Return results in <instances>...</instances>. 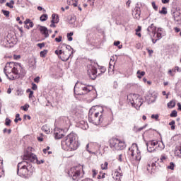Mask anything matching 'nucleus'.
<instances>
[{
    "label": "nucleus",
    "mask_w": 181,
    "mask_h": 181,
    "mask_svg": "<svg viewBox=\"0 0 181 181\" xmlns=\"http://www.w3.org/2000/svg\"><path fill=\"white\" fill-rule=\"evenodd\" d=\"M148 152L152 153L156 151V146L158 145V141L151 140L146 142Z\"/></svg>",
    "instance_id": "nucleus-9"
},
{
    "label": "nucleus",
    "mask_w": 181,
    "mask_h": 181,
    "mask_svg": "<svg viewBox=\"0 0 181 181\" xmlns=\"http://www.w3.org/2000/svg\"><path fill=\"white\" fill-rule=\"evenodd\" d=\"M101 168H102L103 170H107V169H108V163L105 162L104 164L101 165Z\"/></svg>",
    "instance_id": "nucleus-29"
},
{
    "label": "nucleus",
    "mask_w": 181,
    "mask_h": 181,
    "mask_svg": "<svg viewBox=\"0 0 181 181\" xmlns=\"http://www.w3.org/2000/svg\"><path fill=\"white\" fill-rule=\"evenodd\" d=\"M74 22H76V17L74 16H69V23H70L71 25H73V23H74Z\"/></svg>",
    "instance_id": "nucleus-27"
},
{
    "label": "nucleus",
    "mask_w": 181,
    "mask_h": 181,
    "mask_svg": "<svg viewBox=\"0 0 181 181\" xmlns=\"http://www.w3.org/2000/svg\"><path fill=\"white\" fill-rule=\"evenodd\" d=\"M47 14H42L40 18V21L41 22H45V21H47Z\"/></svg>",
    "instance_id": "nucleus-26"
},
{
    "label": "nucleus",
    "mask_w": 181,
    "mask_h": 181,
    "mask_svg": "<svg viewBox=\"0 0 181 181\" xmlns=\"http://www.w3.org/2000/svg\"><path fill=\"white\" fill-rule=\"evenodd\" d=\"M19 113L16 115V119H14V122L18 123V121H22V118L19 117Z\"/></svg>",
    "instance_id": "nucleus-33"
},
{
    "label": "nucleus",
    "mask_w": 181,
    "mask_h": 181,
    "mask_svg": "<svg viewBox=\"0 0 181 181\" xmlns=\"http://www.w3.org/2000/svg\"><path fill=\"white\" fill-rule=\"evenodd\" d=\"M32 97H33V90L30 91L29 94V98H32Z\"/></svg>",
    "instance_id": "nucleus-62"
},
{
    "label": "nucleus",
    "mask_w": 181,
    "mask_h": 181,
    "mask_svg": "<svg viewBox=\"0 0 181 181\" xmlns=\"http://www.w3.org/2000/svg\"><path fill=\"white\" fill-rule=\"evenodd\" d=\"M62 36H59V37H56L55 38V42H57V43H60V42H62Z\"/></svg>",
    "instance_id": "nucleus-45"
},
{
    "label": "nucleus",
    "mask_w": 181,
    "mask_h": 181,
    "mask_svg": "<svg viewBox=\"0 0 181 181\" xmlns=\"http://www.w3.org/2000/svg\"><path fill=\"white\" fill-rule=\"evenodd\" d=\"M147 32L148 35H153V37H155V35H156V26H155L153 24H151L150 26L147 28Z\"/></svg>",
    "instance_id": "nucleus-17"
},
{
    "label": "nucleus",
    "mask_w": 181,
    "mask_h": 181,
    "mask_svg": "<svg viewBox=\"0 0 181 181\" xmlns=\"http://www.w3.org/2000/svg\"><path fill=\"white\" fill-rule=\"evenodd\" d=\"M40 31L41 32L42 35L45 36V37H47L49 36V30H47V28L45 26H40Z\"/></svg>",
    "instance_id": "nucleus-19"
},
{
    "label": "nucleus",
    "mask_w": 181,
    "mask_h": 181,
    "mask_svg": "<svg viewBox=\"0 0 181 181\" xmlns=\"http://www.w3.org/2000/svg\"><path fill=\"white\" fill-rule=\"evenodd\" d=\"M104 108L101 106H93L89 110L88 120L94 125H100V127H107L110 125V122L104 116Z\"/></svg>",
    "instance_id": "nucleus-2"
},
{
    "label": "nucleus",
    "mask_w": 181,
    "mask_h": 181,
    "mask_svg": "<svg viewBox=\"0 0 181 181\" xmlns=\"http://www.w3.org/2000/svg\"><path fill=\"white\" fill-rule=\"evenodd\" d=\"M136 18H139V16H141V13L139 11V9H136Z\"/></svg>",
    "instance_id": "nucleus-46"
},
{
    "label": "nucleus",
    "mask_w": 181,
    "mask_h": 181,
    "mask_svg": "<svg viewBox=\"0 0 181 181\" xmlns=\"http://www.w3.org/2000/svg\"><path fill=\"white\" fill-rule=\"evenodd\" d=\"M142 28L141 26H138L137 29H136V33H138V32H141Z\"/></svg>",
    "instance_id": "nucleus-54"
},
{
    "label": "nucleus",
    "mask_w": 181,
    "mask_h": 181,
    "mask_svg": "<svg viewBox=\"0 0 181 181\" xmlns=\"http://www.w3.org/2000/svg\"><path fill=\"white\" fill-rule=\"evenodd\" d=\"M156 98H158V93H148V95L146 96V100L148 104L155 103L156 101Z\"/></svg>",
    "instance_id": "nucleus-11"
},
{
    "label": "nucleus",
    "mask_w": 181,
    "mask_h": 181,
    "mask_svg": "<svg viewBox=\"0 0 181 181\" xmlns=\"http://www.w3.org/2000/svg\"><path fill=\"white\" fill-rule=\"evenodd\" d=\"M130 103L133 107L139 110L141 106L144 104V100L139 95L133 94L128 96Z\"/></svg>",
    "instance_id": "nucleus-6"
},
{
    "label": "nucleus",
    "mask_w": 181,
    "mask_h": 181,
    "mask_svg": "<svg viewBox=\"0 0 181 181\" xmlns=\"http://www.w3.org/2000/svg\"><path fill=\"white\" fill-rule=\"evenodd\" d=\"M42 131H43L46 134H49L50 133V129L49 128V127H47V125L42 126Z\"/></svg>",
    "instance_id": "nucleus-22"
},
{
    "label": "nucleus",
    "mask_w": 181,
    "mask_h": 181,
    "mask_svg": "<svg viewBox=\"0 0 181 181\" xmlns=\"http://www.w3.org/2000/svg\"><path fill=\"white\" fill-rule=\"evenodd\" d=\"M146 128V124L137 129L136 132H141V131H142V129H145Z\"/></svg>",
    "instance_id": "nucleus-42"
},
{
    "label": "nucleus",
    "mask_w": 181,
    "mask_h": 181,
    "mask_svg": "<svg viewBox=\"0 0 181 181\" xmlns=\"http://www.w3.org/2000/svg\"><path fill=\"white\" fill-rule=\"evenodd\" d=\"M49 149H50V147L47 146L46 148H44V149H43V153H47V151H49Z\"/></svg>",
    "instance_id": "nucleus-52"
},
{
    "label": "nucleus",
    "mask_w": 181,
    "mask_h": 181,
    "mask_svg": "<svg viewBox=\"0 0 181 181\" xmlns=\"http://www.w3.org/2000/svg\"><path fill=\"white\" fill-rule=\"evenodd\" d=\"M70 125V119L67 116L61 117V127L64 128H67Z\"/></svg>",
    "instance_id": "nucleus-15"
},
{
    "label": "nucleus",
    "mask_w": 181,
    "mask_h": 181,
    "mask_svg": "<svg viewBox=\"0 0 181 181\" xmlns=\"http://www.w3.org/2000/svg\"><path fill=\"white\" fill-rule=\"evenodd\" d=\"M13 59H15V60H19V59H21V55H14Z\"/></svg>",
    "instance_id": "nucleus-51"
},
{
    "label": "nucleus",
    "mask_w": 181,
    "mask_h": 181,
    "mask_svg": "<svg viewBox=\"0 0 181 181\" xmlns=\"http://www.w3.org/2000/svg\"><path fill=\"white\" fill-rule=\"evenodd\" d=\"M4 72L8 80H16L19 78L18 76L25 74L22 64L16 62L7 63L4 69Z\"/></svg>",
    "instance_id": "nucleus-3"
},
{
    "label": "nucleus",
    "mask_w": 181,
    "mask_h": 181,
    "mask_svg": "<svg viewBox=\"0 0 181 181\" xmlns=\"http://www.w3.org/2000/svg\"><path fill=\"white\" fill-rule=\"evenodd\" d=\"M1 12L4 15V16H6V18H9V11L6 10H2Z\"/></svg>",
    "instance_id": "nucleus-39"
},
{
    "label": "nucleus",
    "mask_w": 181,
    "mask_h": 181,
    "mask_svg": "<svg viewBox=\"0 0 181 181\" xmlns=\"http://www.w3.org/2000/svg\"><path fill=\"white\" fill-rule=\"evenodd\" d=\"M31 63H33V64L30 65V67H33V69H36V63H37L36 59H34L31 62Z\"/></svg>",
    "instance_id": "nucleus-32"
},
{
    "label": "nucleus",
    "mask_w": 181,
    "mask_h": 181,
    "mask_svg": "<svg viewBox=\"0 0 181 181\" xmlns=\"http://www.w3.org/2000/svg\"><path fill=\"white\" fill-rule=\"evenodd\" d=\"M168 169L173 170V169H175V163H173V162L170 163V165L168 166Z\"/></svg>",
    "instance_id": "nucleus-36"
},
{
    "label": "nucleus",
    "mask_w": 181,
    "mask_h": 181,
    "mask_svg": "<svg viewBox=\"0 0 181 181\" xmlns=\"http://www.w3.org/2000/svg\"><path fill=\"white\" fill-rule=\"evenodd\" d=\"M160 160H161L162 162H163V160H166V156H161V157H160Z\"/></svg>",
    "instance_id": "nucleus-56"
},
{
    "label": "nucleus",
    "mask_w": 181,
    "mask_h": 181,
    "mask_svg": "<svg viewBox=\"0 0 181 181\" xmlns=\"http://www.w3.org/2000/svg\"><path fill=\"white\" fill-rule=\"evenodd\" d=\"M174 30H175L176 33H179V32H180V28L175 27L174 28Z\"/></svg>",
    "instance_id": "nucleus-55"
},
{
    "label": "nucleus",
    "mask_w": 181,
    "mask_h": 181,
    "mask_svg": "<svg viewBox=\"0 0 181 181\" xmlns=\"http://www.w3.org/2000/svg\"><path fill=\"white\" fill-rule=\"evenodd\" d=\"M13 4H15V1L13 0H11L10 3H6V6H8V8H13Z\"/></svg>",
    "instance_id": "nucleus-31"
},
{
    "label": "nucleus",
    "mask_w": 181,
    "mask_h": 181,
    "mask_svg": "<svg viewBox=\"0 0 181 181\" xmlns=\"http://www.w3.org/2000/svg\"><path fill=\"white\" fill-rule=\"evenodd\" d=\"M32 163L40 165V163H45V160H41L39 161L37 156L33 153H25L23 160L17 165V175L21 177H24V179H29L33 175V172H35V167Z\"/></svg>",
    "instance_id": "nucleus-1"
},
{
    "label": "nucleus",
    "mask_w": 181,
    "mask_h": 181,
    "mask_svg": "<svg viewBox=\"0 0 181 181\" xmlns=\"http://www.w3.org/2000/svg\"><path fill=\"white\" fill-rule=\"evenodd\" d=\"M93 172V177H95L97 176L98 171L96 170H92Z\"/></svg>",
    "instance_id": "nucleus-47"
},
{
    "label": "nucleus",
    "mask_w": 181,
    "mask_h": 181,
    "mask_svg": "<svg viewBox=\"0 0 181 181\" xmlns=\"http://www.w3.org/2000/svg\"><path fill=\"white\" fill-rule=\"evenodd\" d=\"M173 18L175 22H180L181 23V11H177L173 13Z\"/></svg>",
    "instance_id": "nucleus-18"
},
{
    "label": "nucleus",
    "mask_w": 181,
    "mask_h": 181,
    "mask_svg": "<svg viewBox=\"0 0 181 181\" xmlns=\"http://www.w3.org/2000/svg\"><path fill=\"white\" fill-rule=\"evenodd\" d=\"M11 122L12 121H11V119L6 118L5 122V125H6V127H9Z\"/></svg>",
    "instance_id": "nucleus-37"
},
{
    "label": "nucleus",
    "mask_w": 181,
    "mask_h": 181,
    "mask_svg": "<svg viewBox=\"0 0 181 181\" xmlns=\"http://www.w3.org/2000/svg\"><path fill=\"white\" fill-rule=\"evenodd\" d=\"M151 118L153 119H158L159 118V115L156 114V115H151Z\"/></svg>",
    "instance_id": "nucleus-43"
},
{
    "label": "nucleus",
    "mask_w": 181,
    "mask_h": 181,
    "mask_svg": "<svg viewBox=\"0 0 181 181\" xmlns=\"http://www.w3.org/2000/svg\"><path fill=\"white\" fill-rule=\"evenodd\" d=\"M151 5H152L153 8L154 9V11H158V6H157L156 4L155 3V1H153L151 3Z\"/></svg>",
    "instance_id": "nucleus-41"
},
{
    "label": "nucleus",
    "mask_w": 181,
    "mask_h": 181,
    "mask_svg": "<svg viewBox=\"0 0 181 181\" xmlns=\"http://www.w3.org/2000/svg\"><path fill=\"white\" fill-rule=\"evenodd\" d=\"M176 105L175 100H171L168 103V108H173Z\"/></svg>",
    "instance_id": "nucleus-25"
},
{
    "label": "nucleus",
    "mask_w": 181,
    "mask_h": 181,
    "mask_svg": "<svg viewBox=\"0 0 181 181\" xmlns=\"http://www.w3.org/2000/svg\"><path fill=\"white\" fill-rule=\"evenodd\" d=\"M119 43H121V42H119V41L115 42L114 45L115 46H118L119 45Z\"/></svg>",
    "instance_id": "nucleus-64"
},
{
    "label": "nucleus",
    "mask_w": 181,
    "mask_h": 181,
    "mask_svg": "<svg viewBox=\"0 0 181 181\" xmlns=\"http://www.w3.org/2000/svg\"><path fill=\"white\" fill-rule=\"evenodd\" d=\"M114 64H115V62H114V61H112V59H111L109 63V70H111V67H114Z\"/></svg>",
    "instance_id": "nucleus-38"
},
{
    "label": "nucleus",
    "mask_w": 181,
    "mask_h": 181,
    "mask_svg": "<svg viewBox=\"0 0 181 181\" xmlns=\"http://www.w3.org/2000/svg\"><path fill=\"white\" fill-rule=\"evenodd\" d=\"M29 108V105L25 104L24 106H21V110H23V111H28Z\"/></svg>",
    "instance_id": "nucleus-40"
},
{
    "label": "nucleus",
    "mask_w": 181,
    "mask_h": 181,
    "mask_svg": "<svg viewBox=\"0 0 181 181\" xmlns=\"http://www.w3.org/2000/svg\"><path fill=\"white\" fill-rule=\"evenodd\" d=\"M175 70H176L178 73H180V71H181V68L179 67V66H175Z\"/></svg>",
    "instance_id": "nucleus-57"
},
{
    "label": "nucleus",
    "mask_w": 181,
    "mask_h": 181,
    "mask_svg": "<svg viewBox=\"0 0 181 181\" xmlns=\"http://www.w3.org/2000/svg\"><path fill=\"white\" fill-rule=\"evenodd\" d=\"M88 75L92 80H95L97 78V68L91 66V69H88Z\"/></svg>",
    "instance_id": "nucleus-12"
},
{
    "label": "nucleus",
    "mask_w": 181,
    "mask_h": 181,
    "mask_svg": "<svg viewBox=\"0 0 181 181\" xmlns=\"http://www.w3.org/2000/svg\"><path fill=\"white\" fill-rule=\"evenodd\" d=\"M93 86L90 85H86L83 83V92L81 93L83 95L88 94L90 91H93Z\"/></svg>",
    "instance_id": "nucleus-16"
},
{
    "label": "nucleus",
    "mask_w": 181,
    "mask_h": 181,
    "mask_svg": "<svg viewBox=\"0 0 181 181\" xmlns=\"http://www.w3.org/2000/svg\"><path fill=\"white\" fill-rule=\"evenodd\" d=\"M74 91L76 95H83V83H76L74 86Z\"/></svg>",
    "instance_id": "nucleus-10"
},
{
    "label": "nucleus",
    "mask_w": 181,
    "mask_h": 181,
    "mask_svg": "<svg viewBox=\"0 0 181 181\" xmlns=\"http://www.w3.org/2000/svg\"><path fill=\"white\" fill-rule=\"evenodd\" d=\"M55 139H62L64 136V130L62 129H55L54 132Z\"/></svg>",
    "instance_id": "nucleus-14"
},
{
    "label": "nucleus",
    "mask_w": 181,
    "mask_h": 181,
    "mask_svg": "<svg viewBox=\"0 0 181 181\" xmlns=\"http://www.w3.org/2000/svg\"><path fill=\"white\" fill-rule=\"evenodd\" d=\"M32 90H37V85H36L35 83H32Z\"/></svg>",
    "instance_id": "nucleus-44"
},
{
    "label": "nucleus",
    "mask_w": 181,
    "mask_h": 181,
    "mask_svg": "<svg viewBox=\"0 0 181 181\" xmlns=\"http://www.w3.org/2000/svg\"><path fill=\"white\" fill-rule=\"evenodd\" d=\"M137 77L138 78H142L145 76V71H141L140 70L137 71Z\"/></svg>",
    "instance_id": "nucleus-24"
},
{
    "label": "nucleus",
    "mask_w": 181,
    "mask_h": 181,
    "mask_svg": "<svg viewBox=\"0 0 181 181\" xmlns=\"http://www.w3.org/2000/svg\"><path fill=\"white\" fill-rule=\"evenodd\" d=\"M35 83H39L40 81V77L37 76L36 78H34Z\"/></svg>",
    "instance_id": "nucleus-48"
},
{
    "label": "nucleus",
    "mask_w": 181,
    "mask_h": 181,
    "mask_svg": "<svg viewBox=\"0 0 181 181\" xmlns=\"http://www.w3.org/2000/svg\"><path fill=\"white\" fill-rule=\"evenodd\" d=\"M59 49H65L64 51H63V49L55 50V54H57L62 62H67L70 57H73L74 49L71 46L66 44H61L59 46Z\"/></svg>",
    "instance_id": "nucleus-5"
},
{
    "label": "nucleus",
    "mask_w": 181,
    "mask_h": 181,
    "mask_svg": "<svg viewBox=\"0 0 181 181\" xmlns=\"http://www.w3.org/2000/svg\"><path fill=\"white\" fill-rule=\"evenodd\" d=\"M40 54L41 57H46V54H47V50L41 51Z\"/></svg>",
    "instance_id": "nucleus-35"
},
{
    "label": "nucleus",
    "mask_w": 181,
    "mask_h": 181,
    "mask_svg": "<svg viewBox=\"0 0 181 181\" xmlns=\"http://www.w3.org/2000/svg\"><path fill=\"white\" fill-rule=\"evenodd\" d=\"M62 146L64 151H76L80 146L78 136L74 133H70L62 141Z\"/></svg>",
    "instance_id": "nucleus-4"
},
{
    "label": "nucleus",
    "mask_w": 181,
    "mask_h": 181,
    "mask_svg": "<svg viewBox=\"0 0 181 181\" xmlns=\"http://www.w3.org/2000/svg\"><path fill=\"white\" fill-rule=\"evenodd\" d=\"M158 40H158V38H153V37L152 38V42L153 44L156 43V42H158Z\"/></svg>",
    "instance_id": "nucleus-59"
},
{
    "label": "nucleus",
    "mask_w": 181,
    "mask_h": 181,
    "mask_svg": "<svg viewBox=\"0 0 181 181\" xmlns=\"http://www.w3.org/2000/svg\"><path fill=\"white\" fill-rule=\"evenodd\" d=\"M118 160H119V162H122V154L119 155Z\"/></svg>",
    "instance_id": "nucleus-58"
},
{
    "label": "nucleus",
    "mask_w": 181,
    "mask_h": 181,
    "mask_svg": "<svg viewBox=\"0 0 181 181\" xmlns=\"http://www.w3.org/2000/svg\"><path fill=\"white\" fill-rule=\"evenodd\" d=\"M52 20L51 21L52 23H59V16L54 13L52 15Z\"/></svg>",
    "instance_id": "nucleus-21"
},
{
    "label": "nucleus",
    "mask_w": 181,
    "mask_h": 181,
    "mask_svg": "<svg viewBox=\"0 0 181 181\" xmlns=\"http://www.w3.org/2000/svg\"><path fill=\"white\" fill-rule=\"evenodd\" d=\"M160 15H168V8L166 7H163L160 11H159Z\"/></svg>",
    "instance_id": "nucleus-23"
},
{
    "label": "nucleus",
    "mask_w": 181,
    "mask_h": 181,
    "mask_svg": "<svg viewBox=\"0 0 181 181\" xmlns=\"http://www.w3.org/2000/svg\"><path fill=\"white\" fill-rule=\"evenodd\" d=\"M23 91L22 90H18L17 91V95H23Z\"/></svg>",
    "instance_id": "nucleus-53"
},
{
    "label": "nucleus",
    "mask_w": 181,
    "mask_h": 181,
    "mask_svg": "<svg viewBox=\"0 0 181 181\" xmlns=\"http://www.w3.org/2000/svg\"><path fill=\"white\" fill-rule=\"evenodd\" d=\"M122 177V174L118 171H116L112 174V177L115 180L119 181L121 180Z\"/></svg>",
    "instance_id": "nucleus-20"
},
{
    "label": "nucleus",
    "mask_w": 181,
    "mask_h": 181,
    "mask_svg": "<svg viewBox=\"0 0 181 181\" xmlns=\"http://www.w3.org/2000/svg\"><path fill=\"white\" fill-rule=\"evenodd\" d=\"M170 0H162L163 4H169Z\"/></svg>",
    "instance_id": "nucleus-61"
},
{
    "label": "nucleus",
    "mask_w": 181,
    "mask_h": 181,
    "mask_svg": "<svg viewBox=\"0 0 181 181\" xmlns=\"http://www.w3.org/2000/svg\"><path fill=\"white\" fill-rule=\"evenodd\" d=\"M155 39H157V40H160V38L162 37V33H156V37L154 36Z\"/></svg>",
    "instance_id": "nucleus-34"
},
{
    "label": "nucleus",
    "mask_w": 181,
    "mask_h": 181,
    "mask_svg": "<svg viewBox=\"0 0 181 181\" xmlns=\"http://www.w3.org/2000/svg\"><path fill=\"white\" fill-rule=\"evenodd\" d=\"M37 46L40 49H42V47H45V43H38Z\"/></svg>",
    "instance_id": "nucleus-49"
},
{
    "label": "nucleus",
    "mask_w": 181,
    "mask_h": 181,
    "mask_svg": "<svg viewBox=\"0 0 181 181\" xmlns=\"http://www.w3.org/2000/svg\"><path fill=\"white\" fill-rule=\"evenodd\" d=\"M170 117H171V118H176V117H177V111L173 110L170 114Z\"/></svg>",
    "instance_id": "nucleus-28"
},
{
    "label": "nucleus",
    "mask_w": 181,
    "mask_h": 181,
    "mask_svg": "<svg viewBox=\"0 0 181 181\" xmlns=\"http://www.w3.org/2000/svg\"><path fill=\"white\" fill-rule=\"evenodd\" d=\"M110 148L115 151H122L127 148V144L124 141H121L118 139H112L110 140Z\"/></svg>",
    "instance_id": "nucleus-7"
},
{
    "label": "nucleus",
    "mask_w": 181,
    "mask_h": 181,
    "mask_svg": "<svg viewBox=\"0 0 181 181\" xmlns=\"http://www.w3.org/2000/svg\"><path fill=\"white\" fill-rule=\"evenodd\" d=\"M175 120H172V121L169 123V125L173 126V125H175Z\"/></svg>",
    "instance_id": "nucleus-63"
},
{
    "label": "nucleus",
    "mask_w": 181,
    "mask_h": 181,
    "mask_svg": "<svg viewBox=\"0 0 181 181\" xmlns=\"http://www.w3.org/2000/svg\"><path fill=\"white\" fill-rule=\"evenodd\" d=\"M158 148H159L160 149H165V144H163V142H159L158 141Z\"/></svg>",
    "instance_id": "nucleus-30"
},
{
    "label": "nucleus",
    "mask_w": 181,
    "mask_h": 181,
    "mask_svg": "<svg viewBox=\"0 0 181 181\" xmlns=\"http://www.w3.org/2000/svg\"><path fill=\"white\" fill-rule=\"evenodd\" d=\"M4 134L6 133V132H8V134H11V132H12V130L11 129H4Z\"/></svg>",
    "instance_id": "nucleus-50"
},
{
    "label": "nucleus",
    "mask_w": 181,
    "mask_h": 181,
    "mask_svg": "<svg viewBox=\"0 0 181 181\" xmlns=\"http://www.w3.org/2000/svg\"><path fill=\"white\" fill-rule=\"evenodd\" d=\"M80 170H76V168H71L68 175L72 177L73 180H76L77 177L80 175Z\"/></svg>",
    "instance_id": "nucleus-13"
},
{
    "label": "nucleus",
    "mask_w": 181,
    "mask_h": 181,
    "mask_svg": "<svg viewBox=\"0 0 181 181\" xmlns=\"http://www.w3.org/2000/svg\"><path fill=\"white\" fill-rule=\"evenodd\" d=\"M31 21L30 19H26L24 22L25 25H28V23H30Z\"/></svg>",
    "instance_id": "nucleus-60"
},
{
    "label": "nucleus",
    "mask_w": 181,
    "mask_h": 181,
    "mask_svg": "<svg viewBox=\"0 0 181 181\" xmlns=\"http://www.w3.org/2000/svg\"><path fill=\"white\" fill-rule=\"evenodd\" d=\"M129 151H130V155L132 156L133 159H135L137 162L141 160V158H142V156H141V151L138 148V144H133L132 145V148H129Z\"/></svg>",
    "instance_id": "nucleus-8"
}]
</instances>
